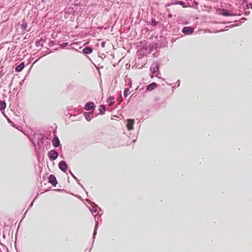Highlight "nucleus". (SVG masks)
I'll list each match as a JSON object with an SVG mask.
<instances>
[{"instance_id":"1","label":"nucleus","mask_w":252,"mask_h":252,"mask_svg":"<svg viewBox=\"0 0 252 252\" xmlns=\"http://www.w3.org/2000/svg\"><path fill=\"white\" fill-rule=\"evenodd\" d=\"M194 31V29L191 27H185L182 30V32L185 34H191Z\"/></svg>"},{"instance_id":"2","label":"nucleus","mask_w":252,"mask_h":252,"mask_svg":"<svg viewBox=\"0 0 252 252\" xmlns=\"http://www.w3.org/2000/svg\"><path fill=\"white\" fill-rule=\"evenodd\" d=\"M48 157L50 159L55 160L58 157V153L54 150H51L49 153Z\"/></svg>"},{"instance_id":"3","label":"nucleus","mask_w":252,"mask_h":252,"mask_svg":"<svg viewBox=\"0 0 252 252\" xmlns=\"http://www.w3.org/2000/svg\"><path fill=\"white\" fill-rule=\"evenodd\" d=\"M134 120L133 119H128L127 121L126 127L128 130H131L133 129Z\"/></svg>"},{"instance_id":"4","label":"nucleus","mask_w":252,"mask_h":252,"mask_svg":"<svg viewBox=\"0 0 252 252\" xmlns=\"http://www.w3.org/2000/svg\"><path fill=\"white\" fill-rule=\"evenodd\" d=\"M49 182L54 187H55L58 183L56 178L53 174H51L49 176Z\"/></svg>"},{"instance_id":"5","label":"nucleus","mask_w":252,"mask_h":252,"mask_svg":"<svg viewBox=\"0 0 252 252\" xmlns=\"http://www.w3.org/2000/svg\"><path fill=\"white\" fill-rule=\"evenodd\" d=\"M60 169L64 172H65L67 169V164L64 161H61L59 164Z\"/></svg>"},{"instance_id":"6","label":"nucleus","mask_w":252,"mask_h":252,"mask_svg":"<svg viewBox=\"0 0 252 252\" xmlns=\"http://www.w3.org/2000/svg\"><path fill=\"white\" fill-rule=\"evenodd\" d=\"M53 145L55 147H58L60 145V141L58 137H55L52 141Z\"/></svg>"},{"instance_id":"7","label":"nucleus","mask_w":252,"mask_h":252,"mask_svg":"<svg viewBox=\"0 0 252 252\" xmlns=\"http://www.w3.org/2000/svg\"><path fill=\"white\" fill-rule=\"evenodd\" d=\"M158 70V66L157 63H154L152 65L150 70L153 73H156Z\"/></svg>"},{"instance_id":"8","label":"nucleus","mask_w":252,"mask_h":252,"mask_svg":"<svg viewBox=\"0 0 252 252\" xmlns=\"http://www.w3.org/2000/svg\"><path fill=\"white\" fill-rule=\"evenodd\" d=\"M85 108L87 110H92L94 108V103L93 102L88 103L86 104Z\"/></svg>"},{"instance_id":"9","label":"nucleus","mask_w":252,"mask_h":252,"mask_svg":"<svg viewBox=\"0 0 252 252\" xmlns=\"http://www.w3.org/2000/svg\"><path fill=\"white\" fill-rule=\"evenodd\" d=\"M157 83H155V82H153V83H152L151 84H150V85H149L147 88V90H148V91H151L152 90H153L154 89L156 88V87H157Z\"/></svg>"},{"instance_id":"10","label":"nucleus","mask_w":252,"mask_h":252,"mask_svg":"<svg viewBox=\"0 0 252 252\" xmlns=\"http://www.w3.org/2000/svg\"><path fill=\"white\" fill-rule=\"evenodd\" d=\"M83 52L85 54H90L93 52V49L90 47H85L83 49Z\"/></svg>"},{"instance_id":"11","label":"nucleus","mask_w":252,"mask_h":252,"mask_svg":"<svg viewBox=\"0 0 252 252\" xmlns=\"http://www.w3.org/2000/svg\"><path fill=\"white\" fill-rule=\"evenodd\" d=\"M24 67H25V64H24V63L23 62V63H21L19 65H18L16 67L15 70L17 72H20L23 69Z\"/></svg>"},{"instance_id":"12","label":"nucleus","mask_w":252,"mask_h":252,"mask_svg":"<svg viewBox=\"0 0 252 252\" xmlns=\"http://www.w3.org/2000/svg\"><path fill=\"white\" fill-rule=\"evenodd\" d=\"M6 107V103L4 101H0V110H4Z\"/></svg>"},{"instance_id":"13","label":"nucleus","mask_w":252,"mask_h":252,"mask_svg":"<svg viewBox=\"0 0 252 252\" xmlns=\"http://www.w3.org/2000/svg\"><path fill=\"white\" fill-rule=\"evenodd\" d=\"M108 101L110 102V105H112L114 103V98L113 97H109L108 99Z\"/></svg>"},{"instance_id":"14","label":"nucleus","mask_w":252,"mask_h":252,"mask_svg":"<svg viewBox=\"0 0 252 252\" xmlns=\"http://www.w3.org/2000/svg\"><path fill=\"white\" fill-rule=\"evenodd\" d=\"M99 110L101 112V114H103L105 111V107L104 105H100Z\"/></svg>"},{"instance_id":"15","label":"nucleus","mask_w":252,"mask_h":252,"mask_svg":"<svg viewBox=\"0 0 252 252\" xmlns=\"http://www.w3.org/2000/svg\"><path fill=\"white\" fill-rule=\"evenodd\" d=\"M129 89H126L125 91H124V95L125 97H127L128 96V95L129 94Z\"/></svg>"},{"instance_id":"16","label":"nucleus","mask_w":252,"mask_h":252,"mask_svg":"<svg viewBox=\"0 0 252 252\" xmlns=\"http://www.w3.org/2000/svg\"><path fill=\"white\" fill-rule=\"evenodd\" d=\"M27 28V24H23L22 25V29L24 31Z\"/></svg>"},{"instance_id":"17","label":"nucleus","mask_w":252,"mask_h":252,"mask_svg":"<svg viewBox=\"0 0 252 252\" xmlns=\"http://www.w3.org/2000/svg\"><path fill=\"white\" fill-rule=\"evenodd\" d=\"M223 15H224V16H229V14H228V12H224V13H223Z\"/></svg>"},{"instance_id":"18","label":"nucleus","mask_w":252,"mask_h":252,"mask_svg":"<svg viewBox=\"0 0 252 252\" xmlns=\"http://www.w3.org/2000/svg\"><path fill=\"white\" fill-rule=\"evenodd\" d=\"M101 44H102V47H104V46L105 43H104V42H102V43H101Z\"/></svg>"},{"instance_id":"19","label":"nucleus","mask_w":252,"mask_h":252,"mask_svg":"<svg viewBox=\"0 0 252 252\" xmlns=\"http://www.w3.org/2000/svg\"><path fill=\"white\" fill-rule=\"evenodd\" d=\"M152 23H154V24H156V22H154V21H152Z\"/></svg>"},{"instance_id":"20","label":"nucleus","mask_w":252,"mask_h":252,"mask_svg":"<svg viewBox=\"0 0 252 252\" xmlns=\"http://www.w3.org/2000/svg\"><path fill=\"white\" fill-rule=\"evenodd\" d=\"M152 23H154V24H156V22H154V21H152Z\"/></svg>"},{"instance_id":"21","label":"nucleus","mask_w":252,"mask_h":252,"mask_svg":"<svg viewBox=\"0 0 252 252\" xmlns=\"http://www.w3.org/2000/svg\"><path fill=\"white\" fill-rule=\"evenodd\" d=\"M152 23H154V24H156V22H154V21H152Z\"/></svg>"}]
</instances>
